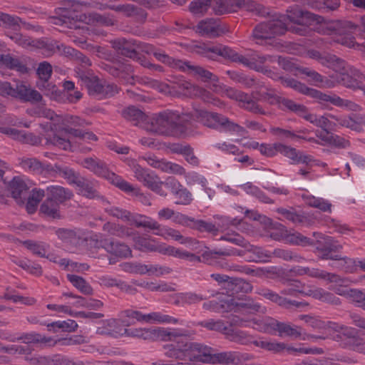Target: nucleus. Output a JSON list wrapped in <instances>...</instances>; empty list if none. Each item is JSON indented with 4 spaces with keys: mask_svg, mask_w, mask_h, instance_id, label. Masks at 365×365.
Listing matches in <instances>:
<instances>
[{
    "mask_svg": "<svg viewBox=\"0 0 365 365\" xmlns=\"http://www.w3.org/2000/svg\"><path fill=\"white\" fill-rule=\"evenodd\" d=\"M192 120L220 132L235 133L240 136L248 133L245 128L230 120L225 115L202 109L182 114L171 110L162 111L152 117L150 130L159 135L180 138L187 134Z\"/></svg>",
    "mask_w": 365,
    "mask_h": 365,
    "instance_id": "nucleus-1",
    "label": "nucleus"
},
{
    "mask_svg": "<svg viewBox=\"0 0 365 365\" xmlns=\"http://www.w3.org/2000/svg\"><path fill=\"white\" fill-rule=\"evenodd\" d=\"M322 20V16L296 6L287 10V15H275L272 19L257 24L252 31V36L262 41L282 35L287 31L299 36H309L312 33L310 26L314 22L320 23Z\"/></svg>",
    "mask_w": 365,
    "mask_h": 365,
    "instance_id": "nucleus-2",
    "label": "nucleus"
},
{
    "mask_svg": "<svg viewBox=\"0 0 365 365\" xmlns=\"http://www.w3.org/2000/svg\"><path fill=\"white\" fill-rule=\"evenodd\" d=\"M168 349V356L182 361L237 364L240 360L235 352L217 353L213 348L192 341H180Z\"/></svg>",
    "mask_w": 365,
    "mask_h": 365,
    "instance_id": "nucleus-3",
    "label": "nucleus"
},
{
    "mask_svg": "<svg viewBox=\"0 0 365 365\" xmlns=\"http://www.w3.org/2000/svg\"><path fill=\"white\" fill-rule=\"evenodd\" d=\"M198 55L212 61H219L220 58L225 61L242 64L250 69H262L267 61L274 62L271 56H264L255 51H249L245 55H240L231 47L221 43H202L195 46Z\"/></svg>",
    "mask_w": 365,
    "mask_h": 365,
    "instance_id": "nucleus-4",
    "label": "nucleus"
},
{
    "mask_svg": "<svg viewBox=\"0 0 365 365\" xmlns=\"http://www.w3.org/2000/svg\"><path fill=\"white\" fill-rule=\"evenodd\" d=\"M252 290V286L248 281L240 277H231L225 290L229 297H232L227 300L230 304L227 307H233L235 312H245L249 314L259 312L260 304L246 295Z\"/></svg>",
    "mask_w": 365,
    "mask_h": 365,
    "instance_id": "nucleus-5",
    "label": "nucleus"
},
{
    "mask_svg": "<svg viewBox=\"0 0 365 365\" xmlns=\"http://www.w3.org/2000/svg\"><path fill=\"white\" fill-rule=\"evenodd\" d=\"M259 152L266 157H274L278 153L293 160L294 164L308 165L312 160V156L303 155L302 152L294 148L284 145L282 143L267 144L262 143L259 146Z\"/></svg>",
    "mask_w": 365,
    "mask_h": 365,
    "instance_id": "nucleus-6",
    "label": "nucleus"
},
{
    "mask_svg": "<svg viewBox=\"0 0 365 365\" xmlns=\"http://www.w3.org/2000/svg\"><path fill=\"white\" fill-rule=\"evenodd\" d=\"M297 291L298 289H294L289 284L287 287L281 290L280 294L282 295L267 288H260L258 289L257 293L283 308L291 309L293 308H302L308 305V303L305 302L291 300L282 296L289 295L292 297H297Z\"/></svg>",
    "mask_w": 365,
    "mask_h": 365,
    "instance_id": "nucleus-7",
    "label": "nucleus"
},
{
    "mask_svg": "<svg viewBox=\"0 0 365 365\" xmlns=\"http://www.w3.org/2000/svg\"><path fill=\"white\" fill-rule=\"evenodd\" d=\"M318 235L317 240L312 239L311 247H314V252L321 259H330L333 257H337L336 252H339L343 249V245L334 237L322 234L314 233V235Z\"/></svg>",
    "mask_w": 365,
    "mask_h": 365,
    "instance_id": "nucleus-8",
    "label": "nucleus"
},
{
    "mask_svg": "<svg viewBox=\"0 0 365 365\" xmlns=\"http://www.w3.org/2000/svg\"><path fill=\"white\" fill-rule=\"evenodd\" d=\"M85 126L87 125L85 120L76 115H59L53 110L47 109V129L53 133L63 132L66 126Z\"/></svg>",
    "mask_w": 365,
    "mask_h": 365,
    "instance_id": "nucleus-9",
    "label": "nucleus"
},
{
    "mask_svg": "<svg viewBox=\"0 0 365 365\" xmlns=\"http://www.w3.org/2000/svg\"><path fill=\"white\" fill-rule=\"evenodd\" d=\"M220 240L227 241L244 248L250 249L255 255L257 262H265L269 261L272 257V252L265 250L260 247L252 245L242 235L238 233H227L220 238Z\"/></svg>",
    "mask_w": 365,
    "mask_h": 365,
    "instance_id": "nucleus-10",
    "label": "nucleus"
},
{
    "mask_svg": "<svg viewBox=\"0 0 365 365\" xmlns=\"http://www.w3.org/2000/svg\"><path fill=\"white\" fill-rule=\"evenodd\" d=\"M111 47L118 55L135 60L138 58L141 43L133 38H118L110 41Z\"/></svg>",
    "mask_w": 365,
    "mask_h": 365,
    "instance_id": "nucleus-11",
    "label": "nucleus"
},
{
    "mask_svg": "<svg viewBox=\"0 0 365 365\" xmlns=\"http://www.w3.org/2000/svg\"><path fill=\"white\" fill-rule=\"evenodd\" d=\"M101 68L113 77L118 78L123 83H134L133 68L130 64L118 61L113 64L103 63Z\"/></svg>",
    "mask_w": 365,
    "mask_h": 365,
    "instance_id": "nucleus-12",
    "label": "nucleus"
},
{
    "mask_svg": "<svg viewBox=\"0 0 365 365\" xmlns=\"http://www.w3.org/2000/svg\"><path fill=\"white\" fill-rule=\"evenodd\" d=\"M13 88L12 98H16L21 102L36 103L42 100L41 94L32 88L26 82L15 81L13 83Z\"/></svg>",
    "mask_w": 365,
    "mask_h": 365,
    "instance_id": "nucleus-13",
    "label": "nucleus"
},
{
    "mask_svg": "<svg viewBox=\"0 0 365 365\" xmlns=\"http://www.w3.org/2000/svg\"><path fill=\"white\" fill-rule=\"evenodd\" d=\"M48 177H61L66 180L69 185H76L82 176L78 172L75 171L73 168L58 164L47 163V178Z\"/></svg>",
    "mask_w": 365,
    "mask_h": 365,
    "instance_id": "nucleus-14",
    "label": "nucleus"
},
{
    "mask_svg": "<svg viewBox=\"0 0 365 365\" xmlns=\"http://www.w3.org/2000/svg\"><path fill=\"white\" fill-rule=\"evenodd\" d=\"M246 250H238L236 248H227L224 250H220L219 251L215 250H206L202 253L203 260L207 261L217 259V257L221 256H240L243 257L247 262H257L255 257L252 252L250 251V249L245 248Z\"/></svg>",
    "mask_w": 365,
    "mask_h": 365,
    "instance_id": "nucleus-15",
    "label": "nucleus"
},
{
    "mask_svg": "<svg viewBox=\"0 0 365 365\" xmlns=\"http://www.w3.org/2000/svg\"><path fill=\"white\" fill-rule=\"evenodd\" d=\"M65 4V7H59L55 9L56 14L58 17L49 16L47 18V24L63 25L69 22L70 19H74L75 17H77L73 11H75V7L78 6L79 3L75 0H71Z\"/></svg>",
    "mask_w": 365,
    "mask_h": 365,
    "instance_id": "nucleus-16",
    "label": "nucleus"
},
{
    "mask_svg": "<svg viewBox=\"0 0 365 365\" xmlns=\"http://www.w3.org/2000/svg\"><path fill=\"white\" fill-rule=\"evenodd\" d=\"M267 324L271 329L278 331V335L281 337L288 336L294 339H302L303 332L300 327L292 326L289 324L281 322L274 319H270Z\"/></svg>",
    "mask_w": 365,
    "mask_h": 365,
    "instance_id": "nucleus-17",
    "label": "nucleus"
},
{
    "mask_svg": "<svg viewBox=\"0 0 365 365\" xmlns=\"http://www.w3.org/2000/svg\"><path fill=\"white\" fill-rule=\"evenodd\" d=\"M364 74L359 70L350 67L349 70L340 75L339 82L344 86L353 89H364Z\"/></svg>",
    "mask_w": 365,
    "mask_h": 365,
    "instance_id": "nucleus-18",
    "label": "nucleus"
},
{
    "mask_svg": "<svg viewBox=\"0 0 365 365\" xmlns=\"http://www.w3.org/2000/svg\"><path fill=\"white\" fill-rule=\"evenodd\" d=\"M158 252L168 255L169 256H173L178 257L181 259H185L190 262H205L207 264H211V260L204 261L202 255L201 256H197L193 253L175 248L173 246H160Z\"/></svg>",
    "mask_w": 365,
    "mask_h": 365,
    "instance_id": "nucleus-19",
    "label": "nucleus"
},
{
    "mask_svg": "<svg viewBox=\"0 0 365 365\" xmlns=\"http://www.w3.org/2000/svg\"><path fill=\"white\" fill-rule=\"evenodd\" d=\"M155 341H171V343L167 344L163 346L164 349V354L166 356L169 358H173L175 359L174 356H170L167 354V352L168 351V346L173 345L175 343H177L180 341H190L187 337L186 334H179L178 332H172L168 331V329L165 328H158L155 329Z\"/></svg>",
    "mask_w": 365,
    "mask_h": 365,
    "instance_id": "nucleus-20",
    "label": "nucleus"
},
{
    "mask_svg": "<svg viewBox=\"0 0 365 365\" xmlns=\"http://www.w3.org/2000/svg\"><path fill=\"white\" fill-rule=\"evenodd\" d=\"M130 222L131 225H134L136 227H143L145 229L153 230L155 231V235H163L160 225L150 217L137 213H132L131 217L130 218Z\"/></svg>",
    "mask_w": 365,
    "mask_h": 365,
    "instance_id": "nucleus-21",
    "label": "nucleus"
},
{
    "mask_svg": "<svg viewBox=\"0 0 365 365\" xmlns=\"http://www.w3.org/2000/svg\"><path fill=\"white\" fill-rule=\"evenodd\" d=\"M9 191L18 204H24L29 187L19 177H14L9 183Z\"/></svg>",
    "mask_w": 365,
    "mask_h": 365,
    "instance_id": "nucleus-22",
    "label": "nucleus"
},
{
    "mask_svg": "<svg viewBox=\"0 0 365 365\" xmlns=\"http://www.w3.org/2000/svg\"><path fill=\"white\" fill-rule=\"evenodd\" d=\"M197 32L201 36L217 37L224 33V29L215 19H207L200 21L197 25Z\"/></svg>",
    "mask_w": 365,
    "mask_h": 365,
    "instance_id": "nucleus-23",
    "label": "nucleus"
},
{
    "mask_svg": "<svg viewBox=\"0 0 365 365\" xmlns=\"http://www.w3.org/2000/svg\"><path fill=\"white\" fill-rule=\"evenodd\" d=\"M81 165L98 177L104 178L109 171L108 165L97 157H88L82 160Z\"/></svg>",
    "mask_w": 365,
    "mask_h": 365,
    "instance_id": "nucleus-24",
    "label": "nucleus"
},
{
    "mask_svg": "<svg viewBox=\"0 0 365 365\" xmlns=\"http://www.w3.org/2000/svg\"><path fill=\"white\" fill-rule=\"evenodd\" d=\"M73 196V192L68 188L58 185L47 187V202L60 205L71 199Z\"/></svg>",
    "mask_w": 365,
    "mask_h": 365,
    "instance_id": "nucleus-25",
    "label": "nucleus"
},
{
    "mask_svg": "<svg viewBox=\"0 0 365 365\" xmlns=\"http://www.w3.org/2000/svg\"><path fill=\"white\" fill-rule=\"evenodd\" d=\"M148 49L145 51L146 53L153 54V56L161 63L168 65V66L178 68L180 71H185V68L184 67L185 61H182L180 59L173 58L168 55H167L165 52L161 51L160 49H157L153 46H148Z\"/></svg>",
    "mask_w": 365,
    "mask_h": 365,
    "instance_id": "nucleus-26",
    "label": "nucleus"
},
{
    "mask_svg": "<svg viewBox=\"0 0 365 365\" xmlns=\"http://www.w3.org/2000/svg\"><path fill=\"white\" fill-rule=\"evenodd\" d=\"M148 49L145 51L146 53L153 54V56L161 63L168 65V66L178 68L180 71H185V68L184 67L185 61H182L180 59L173 58L168 55H167L165 52L161 51L160 49H157L153 46H148Z\"/></svg>",
    "mask_w": 365,
    "mask_h": 365,
    "instance_id": "nucleus-27",
    "label": "nucleus"
},
{
    "mask_svg": "<svg viewBox=\"0 0 365 365\" xmlns=\"http://www.w3.org/2000/svg\"><path fill=\"white\" fill-rule=\"evenodd\" d=\"M47 96H50L51 100L61 102L65 97L71 103H76L82 98V93L79 91H75L73 93H66L63 91L59 90L56 85L47 83Z\"/></svg>",
    "mask_w": 365,
    "mask_h": 365,
    "instance_id": "nucleus-28",
    "label": "nucleus"
},
{
    "mask_svg": "<svg viewBox=\"0 0 365 365\" xmlns=\"http://www.w3.org/2000/svg\"><path fill=\"white\" fill-rule=\"evenodd\" d=\"M337 257H333L329 260V266L334 269L343 271L347 273H354L356 272L355 259L343 256L339 252H336Z\"/></svg>",
    "mask_w": 365,
    "mask_h": 365,
    "instance_id": "nucleus-29",
    "label": "nucleus"
},
{
    "mask_svg": "<svg viewBox=\"0 0 365 365\" xmlns=\"http://www.w3.org/2000/svg\"><path fill=\"white\" fill-rule=\"evenodd\" d=\"M76 186L79 188L81 193L87 198L101 200L103 205L110 204L109 201L104 196L101 195L93 187L92 184L83 176Z\"/></svg>",
    "mask_w": 365,
    "mask_h": 365,
    "instance_id": "nucleus-30",
    "label": "nucleus"
},
{
    "mask_svg": "<svg viewBox=\"0 0 365 365\" xmlns=\"http://www.w3.org/2000/svg\"><path fill=\"white\" fill-rule=\"evenodd\" d=\"M184 67L192 71L195 77L203 82H209L215 85L219 81V78L210 71L200 66L191 65L189 61H185Z\"/></svg>",
    "mask_w": 365,
    "mask_h": 365,
    "instance_id": "nucleus-31",
    "label": "nucleus"
},
{
    "mask_svg": "<svg viewBox=\"0 0 365 365\" xmlns=\"http://www.w3.org/2000/svg\"><path fill=\"white\" fill-rule=\"evenodd\" d=\"M6 36L14 43L18 44L23 48L28 47H36V48H44L46 47V43L43 41L32 40L27 36L17 32H8Z\"/></svg>",
    "mask_w": 365,
    "mask_h": 365,
    "instance_id": "nucleus-32",
    "label": "nucleus"
},
{
    "mask_svg": "<svg viewBox=\"0 0 365 365\" xmlns=\"http://www.w3.org/2000/svg\"><path fill=\"white\" fill-rule=\"evenodd\" d=\"M74 76L81 83V86H84L87 90L97 79L98 76L90 68H83L82 67L74 68Z\"/></svg>",
    "mask_w": 365,
    "mask_h": 365,
    "instance_id": "nucleus-33",
    "label": "nucleus"
},
{
    "mask_svg": "<svg viewBox=\"0 0 365 365\" xmlns=\"http://www.w3.org/2000/svg\"><path fill=\"white\" fill-rule=\"evenodd\" d=\"M235 0H209V6L216 15H222L235 10Z\"/></svg>",
    "mask_w": 365,
    "mask_h": 365,
    "instance_id": "nucleus-34",
    "label": "nucleus"
},
{
    "mask_svg": "<svg viewBox=\"0 0 365 365\" xmlns=\"http://www.w3.org/2000/svg\"><path fill=\"white\" fill-rule=\"evenodd\" d=\"M323 59L324 60L323 61V65L331 68L336 72H339L340 75L346 72L351 67L344 60L334 54H326Z\"/></svg>",
    "mask_w": 365,
    "mask_h": 365,
    "instance_id": "nucleus-35",
    "label": "nucleus"
},
{
    "mask_svg": "<svg viewBox=\"0 0 365 365\" xmlns=\"http://www.w3.org/2000/svg\"><path fill=\"white\" fill-rule=\"evenodd\" d=\"M108 253L120 258H127L132 256L130 248L123 242H120L113 238H111L109 242Z\"/></svg>",
    "mask_w": 365,
    "mask_h": 365,
    "instance_id": "nucleus-36",
    "label": "nucleus"
},
{
    "mask_svg": "<svg viewBox=\"0 0 365 365\" xmlns=\"http://www.w3.org/2000/svg\"><path fill=\"white\" fill-rule=\"evenodd\" d=\"M78 327V325L75 320L68 319L67 320H58L47 323V331L56 332L60 329L63 332H73L77 329Z\"/></svg>",
    "mask_w": 365,
    "mask_h": 365,
    "instance_id": "nucleus-37",
    "label": "nucleus"
},
{
    "mask_svg": "<svg viewBox=\"0 0 365 365\" xmlns=\"http://www.w3.org/2000/svg\"><path fill=\"white\" fill-rule=\"evenodd\" d=\"M173 151L175 153L182 155L185 160L194 165L197 166L200 160L197 156L195 155L193 148L189 145L176 144L174 145Z\"/></svg>",
    "mask_w": 365,
    "mask_h": 365,
    "instance_id": "nucleus-38",
    "label": "nucleus"
},
{
    "mask_svg": "<svg viewBox=\"0 0 365 365\" xmlns=\"http://www.w3.org/2000/svg\"><path fill=\"white\" fill-rule=\"evenodd\" d=\"M63 52L66 56H71L78 63L75 68L82 67L83 68H89L92 65L91 61L88 57L73 48L67 47Z\"/></svg>",
    "mask_w": 365,
    "mask_h": 365,
    "instance_id": "nucleus-39",
    "label": "nucleus"
},
{
    "mask_svg": "<svg viewBox=\"0 0 365 365\" xmlns=\"http://www.w3.org/2000/svg\"><path fill=\"white\" fill-rule=\"evenodd\" d=\"M264 222L266 225H269L271 229L275 230V231L269 232L270 237L277 241L284 240L286 242V236L287 235L288 230H286L285 227L282 224L274 222L269 218H266L264 217Z\"/></svg>",
    "mask_w": 365,
    "mask_h": 365,
    "instance_id": "nucleus-40",
    "label": "nucleus"
},
{
    "mask_svg": "<svg viewBox=\"0 0 365 365\" xmlns=\"http://www.w3.org/2000/svg\"><path fill=\"white\" fill-rule=\"evenodd\" d=\"M309 97L318 100L320 103L330 102L336 106H343L344 105V100L336 95L330 96L314 88L312 89Z\"/></svg>",
    "mask_w": 365,
    "mask_h": 365,
    "instance_id": "nucleus-41",
    "label": "nucleus"
},
{
    "mask_svg": "<svg viewBox=\"0 0 365 365\" xmlns=\"http://www.w3.org/2000/svg\"><path fill=\"white\" fill-rule=\"evenodd\" d=\"M307 275L313 277H317L319 279H323L327 280L330 282H335L337 284H343L345 282V279L341 278L339 275L330 273L324 270H321L319 269H310L309 268V272Z\"/></svg>",
    "mask_w": 365,
    "mask_h": 365,
    "instance_id": "nucleus-42",
    "label": "nucleus"
},
{
    "mask_svg": "<svg viewBox=\"0 0 365 365\" xmlns=\"http://www.w3.org/2000/svg\"><path fill=\"white\" fill-rule=\"evenodd\" d=\"M106 175V176L104 177L105 179L108 180L112 185H115L122 191L130 192L134 190V187L132 185L110 170Z\"/></svg>",
    "mask_w": 365,
    "mask_h": 365,
    "instance_id": "nucleus-43",
    "label": "nucleus"
},
{
    "mask_svg": "<svg viewBox=\"0 0 365 365\" xmlns=\"http://www.w3.org/2000/svg\"><path fill=\"white\" fill-rule=\"evenodd\" d=\"M272 257H277L285 261L301 262L304 260V258L301 255L287 249L276 248L272 252Z\"/></svg>",
    "mask_w": 365,
    "mask_h": 365,
    "instance_id": "nucleus-44",
    "label": "nucleus"
},
{
    "mask_svg": "<svg viewBox=\"0 0 365 365\" xmlns=\"http://www.w3.org/2000/svg\"><path fill=\"white\" fill-rule=\"evenodd\" d=\"M286 243L296 246L309 247L312 243V239L303 235L299 232H291L288 231L286 236Z\"/></svg>",
    "mask_w": 365,
    "mask_h": 365,
    "instance_id": "nucleus-45",
    "label": "nucleus"
},
{
    "mask_svg": "<svg viewBox=\"0 0 365 365\" xmlns=\"http://www.w3.org/2000/svg\"><path fill=\"white\" fill-rule=\"evenodd\" d=\"M67 137L63 132L53 133L52 137H47V145L51 144L65 150H70L71 141Z\"/></svg>",
    "mask_w": 365,
    "mask_h": 365,
    "instance_id": "nucleus-46",
    "label": "nucleus"
},
{
    "mask_svg": "<svg viewBox=\"0 0 365 365\" xmlns=\"http://www.w3.org/2000/svg\"><path fill=\"white\" fill-rule=\"evenodd\" d=\"M122 115L126 120L134 122L135 125L144 121L145 118V113L134 106L123 109L122 110Z\"/></svg>",
    "mask_w": 365,
    "mask_h": 365,
    "instance_id": "nucleus-47",
    "label": "nucleus"
},
{
    "mask_svg": "<svg viewBox=\"0 0 365 365\" xmlns=\"http://www.w3.org/2000/svg\"><path fill=\"white\" fill-rule=\"evenodd\" d=\"M67 279L81 293L88 295L93 294L92 287L82 277L68 274H67Z\"/></svg>",
    "mask_w": 365,
    "mask_h": 365,
    "instance_id": "nucleus-48",
    "label": "nucleus"
},
{
    "mask_svg": "<svg viewBox=\"0 0 365 365\" xmlns=\"http://www.w3.org/2000/svg\"><path fill=\"white\" fill-rule=\"evenodd\" d=\"M215 221L214 225L216 229V234L219 230H226L230 228V226H236L240 223V220L237 218H230L227 216L222 215H215L213 217Z\"/></svg>",
    "mask_w": 365,
    "mask_h": 365,
    "instance_id": "nucleus-49",
    "label": "nucleus"
},
{
    "mask_svg": "<svg viewBox=\"0 0 365 365\" xmlns=\"http://www.w3.org/2000/svg\"><path fill=\"white\" fill-rule=\"evenodd\" d=\"M197 325L205 328L207 330L215 331L222 334H224L225 331L227 330V325L222 319L215 320L213 319H210L207 320L199 322Z\"/></svg>",
    "mask_w": 365,
    "mask_h": 365,
    "instance_id": "nucleus-50",
    "label": "nucleus"
},
{
    "mask_svg": "<svg viewBox=\"0 0 365 365\" xmlns=\"http://www.w3.org/2000/svg\"><path fill=\"white\" fill-rule=\"evenodd\" d=\"M19 165L26 170L36 174L41 173L43 170V164L36 158H19Z\"/></svg>",
    "mask_w": 365,
    "mask_h": 365,
    "instance_id": "nucleus-51",
    "label": "nucleus"
},
{
    "mask_svg": "<svg viewBox=\"0 0 365 365\" xmlns=\"http://www.w3.org/2000/svg\"><path fill=\"white\" fill-rule=\"evenodd\" d=\"M21 21V19L18 16L0 11V26L1 27L18 30L20 29Z\"/></svg>",
    "mask_w": 365,
    "mask_h": 365,
    "instance_id": "nucleus-52",
    "label": "nucleus"
},
{
    "mask_svg": "<svg viewBox=\"0 0 365 365\" xmlns=\"http://www.w3.org/2000/svg\"><path fill=\"white\" fill-rule=\"evenodd\" d=\"M337 293L341 295H346L354 302L356 303L359 307L365 310V293L362 291L356 289H349L343 292H340L339 290H338Z\"/></svg>",
    "mask_w": 365,
    "mask_h": 365,
    "instance_id": "nucleus-53",
    "label": "nucleus"
},
{
    "mask_svg": "<svg viewBox=\"0 0 365 365\" xmlns=\"http://www.w3.org/2000/svg\"><path fill=\"white\" fill-rule=\"evenodd\" d=\"M209 9V0H193L189 5L190 12L197 17L204 16Z\"/></svg>",
    "mask_w": 365,
    "mask_h": 365,
    "instance_id": "nucleus-54",
    "label": "nucleus"
},
{
    "mask_svg": "<svg viewBox=\"0 0 365 365\" xmlns=\"http://www.w3.org/2000/svg\"><path fill=\"white\" fill-rule=\"evenodd\" d=\"M279 108L282 110L287 109L298 115H302L307 113V107L302 104H297L294 101L282 97Z\"/></svg>",
    "mask_w": 365,
    "mask_h": 365,
    "instance_id": "nucleus-55",
    "label": "nucleus"
},
{
    "mask_svg": "<svg viewBox=\"0 0 365 365\" xmlns=\"http://www.w3.org/2000/svg\"><path fill=\"white\" fill-rule=\"evenodd\" d=\"M16 341H22L23 343L38 344L46 343V335H41L36 332L22 333L19 336H15Z\"/></svg>",
    "mask_w": 365,
    "mask_h": 365,
    "instance_id": "nucleus-56",
    "label": "nucleus"
},
{
    "mask_svg": "<svg viewBox=\"0 0 365 365\" xmlns=\"http://www.w3.org/2000/svg\"><path fill=\"white\" fill-rule=\"evenodd\" d=\"M244 190L250 195L255 196L259 201L264 203H273L274 202L258 187L251 182H247L243 185Z\"/></svg>",
    "mask_w": 365,
    "mask_h": 365,
    "instance_id": "nucleus-57",
    "label": "nucleus"
},
{
    "mask_svg": "<svg viewBox=\"0 0 365 365\" xmlns=\"http://www.w3.org/2000/svg\"><path fill=\"white\" fill-rule=\"evenodd\" d=\"M144 185L160 196L165 197L167 195L166 192L162 187L164 182L160 181L157 175L152 174L150 177H147Z\"/></svg>",
    "mask_w": 365,
    "mask_h": 365,
    "instance_id": "nucleus-58",
    "label": "nucleus"
},
{
    "mask_svg": "<svg viewBox=\"0 0 365 365\" xmlns=\"http://www.w3.org/2000/svg\"><path fill=\"white\" fill-rule=\"evenodd\" d=\"M235 9H245L249 11H256L257 14L261 16H265L267 13L263 11L264 7L262 5L256 3L252 0H235Z\"/></svg>",
    "mask_w": 365,
    "mask_h": 365,
    "instance_id": "nucleus-59",
    "label": "nucleus"
},
{
    "mask_svg": "<svg viewBox=\"0 0 365 365\" xmlns=\"http://www.w3.org/2000/svg\"><path fill=\"white\" fill-rule=\"evenodd\" d=\"M306 203L312 207L319 209L322 212H331L332 205L323 198L309 196L306 198Z\"/></svg>",
    "mask_w": 365,
    "mask_h": 365,
    "instance_id": "nucleus-60",
    "label": "nucleus"
},
{
    "mask_svg": "<svg viewBox=\"0 0 365 365\" xmlns=\"http://www.w3.org/2000/svg\"><path fill=\"white\" fill-rule=\"evenodd\" d=\"M256 345L262 349L274 353H279L284 350H287V345L283 342H277L268 340L256 341Z\"/></svg>",
    "mask_w": 365,
    "mask_h": 365,
    "instance_id": "nucleus-61",
    "label": "nucleus"
},
{
    "mask_svg": "<svg viewBox=\"0 0 365 365\" xmlns=\"http://www.w3.org/2000/svg\"><path fill=\"white\" fill-rule=\"evenodd\" d=\"M120 267L123 271L132 274H144L148 273L147 265L137 262H123Z\"/></svg>",
    "mask_w": 365,
    "mask_h": 365,
    "instance_id": "nucleus-62",
    "label": "nucleus"
},
{
    "mask_svg": "<svg viewBox=\"0 0 365 365\" xmlns=\"http://www.w3.org/2000/svg\"><path fill=\"white\" fill-rule=\"evenodd\" d=\"M4 297L6 300H11L14 302H20L22 304L27 305H31L35 302V299L34 298L25 297L16 294V291L11 289L9 287L6 288V292L4 294Z\"/></svg>",
    "mask_w": 365,
    "mask_h": 365,
    "instance_id": "nucleus-63",
    "label": "nucleus"
},
{
    "mask_svg": "<svg viewBox=\"0 0 365 365\" xmlns=\"http://www.w3.org/2000/svg\"><path fill=\"white\" fill-rule=\"evenodd\" d=\"M224 335L229 341L240 344H243L247 339V334L245 331L235 328H231L228 326L227 330L225 331Z\"/></svg>",
    "mask_w": 365,
    "mask_h": 365,
    "instance_id": "nucleus-64",
    "label": "nucleus"
}]
</instances>
